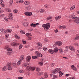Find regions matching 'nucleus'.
Wrapping results in <instances>:
<instances>
[{
    "label": "nucleus",
    "instance_id": "nucleus-61",
    "mask_svg": "<svg viewBox=\"0 0 79 79\" xmlns=\"http://www.w3.org/2000/svg\"><path fill=\"white\" fill-rule=\"evenodd\" d=\"M74 45L76 46H78V43H75Z\"/></svg>",
    "mask_w": 79,
    "mask_h": 79
},
{
    "label": "nucleus",
    "instance_id": "nucleus-39",
    "mask_svg": "<svg viewBox=\"0 0 79 79\" xmlns=\"http://www.w3.org/2000/svg\"><path fill=\"white\" fill-rule=\"evenodd\" d=\"M20 33H21V34H25V31H24L23 30L20 31Z\"/></svg>",
    "mask_w": 79,
    "mask_h": 79
},
{
    "label": "nucleus",
    "instance_id": "nucleus-37",
    "mask_svg": "<svg viewBox=\"0 0 79 79\" xmlns=\"http://www.w3.org/2000/svg\"><path fill=\"white\" fill-rule=\"evenodd\" d=\"M11 54V52L8 51L7 52V55L10 56V55Z\"/></svg>",
    "mask_w": 79,
    "mask_h": 79
},
{
    "label": "nucleus",
    "instance_id": "nucleus-10",
    "mask_svg": "<svg viewBox=\"0 0 79 79\" xmlns=\"http://www.w3.org/2000/svg\"><path fill=\"white\" fill-rule=\"evenodd\" d=\"M71 68L73 69L75 71H77V68L74 65H72L71 66Z\"/></svg>",
    "mask_w": 79,
    "mask_h": 79
},
{
    "label": "nucleus",
    "instance_id": "nucleus-41",
    "mask_svg": "<svg viewBox=\"0 0 79 79\" xmlns=\"http://www.w3.org/2000/svg\"><path fill=\"white\" fill-rule=\"evenodd\" d=\"M52 19V17L50 16L48 17L47 18V19L48 20H49V19Z\"/></svg>",
    "mask_w": 79,
    "mask_h": 79
},
{
    "label": "nucleus",
    "instance_id": "nucleus-8",
    "mask_svg": "<svg viewBox=\"0 0 79 79\" xmlns=\"http://www.w3.org/2000/svg\"><path fill=\"white\" fill-rule=\"evenodd\" d=\"M24 14L26 15V16H30L32 15V12H26L24 13Z\"/></svg>",
    "mask_w": 79,
    "mask_h": 79
},
{
    "label": "nucleus",
    "instance_id": "nucleus-45",
    "mask_svg": "<svg viewBox=\"0 0 79 79\" xmlns=\"http://www.w3.org/2000/svg\"><path fill=\"white\" fill-rule=\"evenodd\" d=\"M5 29H3V28H2L0 29V31H1V32H3L5 31Z\"/></svg>",
    "mask_w": 79,
    "mask_h": 79
},
{
    "label": "nucleus",
    "instance_id": "nucleus-30",
    "mask_svg": "<svg viewBox=\"0 0 79 79\" xmlns=\"http://www.w3.org/2000/svg\"><path fill=\"white\" fill-rule=\"evenodd\" d=\"M40 13H44L45 11V10L40 9Z\"/></svg>",
    "mask_w": 79,
    "mask_h": 79
},
{
    "label": "nucleus",
    "instance_id": "nucleus-12",
    "mask_svg": "<svg viewBox=\"0 0 79 79\" xmlns=\"http://www.w3.org/2000/svg\"><path fill=\"white\" fill-rule=\"evenodd\" d=\"M56 44L59 46H60L62 45V42L61 41H58L56 43Z\"/></svg>",
    "mask_w": 79,
    "mask_h": 79
},
{
    "label": "nucleus",
    "instance_id": "nucleus-55",
    "mask_svg": "<svg viewBox=\"0 0 79 79\" xmlns=\"http://www.w3.org/2000/svg\"><path fill=\"white\" fill-rule=\"evenodd\" d=\"M75 39H76V40H79V36H77L75 37Z\"/></svg>",
    "mask_w": 79,
    "mask_h": 79
},
{
    "label": "nucleus",
    "instance_id": "nucleus-4",
    "mask_svg": "<svg viewBox=\"0 0 79 79\" xmlns=\"http://www.w3.org/2000/svg\"><path fill=\"white\" fill-rule=\"evenodd\" d=\"M60 70L61 69L60 68L56 69L52 71V73L53 74H56V73H58V72L59 70Z\"/></svg>",
    "mask_w": 79,
    "mask_h": 79
},
{
    "label": "nucleus",
    "instance_id": "nucleus-62",
    "mask_svg": "<svg viewBox=\"0 0 79 79\" xmlns=\"http://www.w3.org/2000/svg\"><path fill=\"white\" fill-rule=\"evenodd\" d=\"M22 42L23 44H26V41L23 40L22 41Z\"/></svg>",
    "mask_w": 79,
    "mask_h": 79
},
{
    "label": "nucleus",
    "instance_id": "nucleus-20",
    "mask_svg": "<svg viewBox=\"0 0 79 79\" xmlns=\"http://www.w3.org/2000/svg\"><path fill=\"white\" fill-rule=\"evenodd\" d=\"M59 27H60V28H61V29H65L66 28V26H59Z\"/></svg>",
    "mask_w": 79,
    "mask_h": 79
},
{
    "label": "nucleus",
    "instance_id": "nucleus-28",
    "mask_svg": "<svg viewBox=\"0 0 79 79\" xmlns=\"http://www.w3.org/2000/svg\"><path fill=\"white\" fill-rule=\"evenodd\" d=\"M30 6H26L25 7V8H26V10H30Z\"/></svg>",
    "mask_w": 79,
    "mask_h": 79
},
{
    "label": "nucleus",
    "instance_id": "nucleus-9",
    "mask_svg": "<svg viewBox=\"0 0 79 79\" xmlns=\"http://www.w3.org/2000/svg\"><path fill=\"white\" fill-rule=\"evenodd\" d=\"M39 23H36L35 24H34L33 23H31L30 24L31 26L32 27H36L37 26H39Z\"/></svg>",
    "mask_w": 79,
    "mask_h": 79
},
{
    "label": "nucleus",
    "instance_id": "nucleus-31",
    "mask_svg": "<svg viewBox=\"0 0 79 79\" xmlns=\"http://www.w3.org/2000/svg\"><path fill=\"white\" fill-rule=\"evenodd\" d=\"M13 65L15 68H17V64L16 63H13Z\"/></svg>",
    "mask_w": 79,
    "mask_h": 79
},
{
    "label": "nucleus",
    "instance_id": "nucleus-48",
    "mask_svg": "<svg viewBox=\"0 0 79 79\" xmlns=\"http://www.w3.org/2000/svg\"><path fill=\"white\" fill-rule=\"evenodd\" d=\"M6 11H8V12H11V9H8L6 10Z\"/></svg>",
    "mask_w": 79,
    "mask_h": 79
},
{
    "label": "nucleus",
    "instance_id": "nucleus-52",
    "mask_svg": "<svg viewBox=\"0 0 79 79\" xmlns=\"http://www.w3.org/2000/svg\"><path fill=\"white\" fill-rule=\"evenodd\" d=\"M5 48L6 49H8V48H9V46L8 45H6V46L5 47Z\"/></svg>",
    "mask_w": 79,
    "mask_h": 79
},
{
    "label": "nucleus",
    "instance_id": "nucleus-34",
    "mask_svg": "<svg viewBox=\"0 0 79 79\" xmlns=\"http://www.w3.org/2000/svg\"><path fill=\"white\" fill-rule=\"evenodd\" d=\"M63 51L62 50V49H59V52L60 53H62Z\"/></svg>",
    "mask_w": 79,
    "mask_h": 79
},
{
    "label": "nucleus",
    "instance_id": "nucleus-16",
    "mask_svg": "<svg viewBox=\"0 0 79 79\" xmlns=\"http://www.w3.org/2000/svg\"><path fill=\"white\" fill-rule=\"evenodd\" d=\"M26 36L27 37H31L32 36L31 34L30 33H27L26 34Z\"/></svg>",
    "mask_w": 79,
    "mask_h": 79
},
{
    "label": "nucleus",
    "instance_id": "nucleus-5",
    "mask_svg": "<svg viewBox=\"0 0 79 79\" xmlns=\"http://www.w3.org/2000/svg\"><path fill=\"white\" fill-rule=\"evenodd\" d=\"M9 16L8 18L11 21H13V14L10 13H9Z\"/></svg>",
    "mask_w": 79,
    "mask_h": 79
},
{
    "label": "nucleus",
    "instance_id": "nucleus-44",
    "mask_svg": "<svg viewBox=\"0 0 79 79\" xmlns=\"http://www.w3.org/2000/svg\"><path fill=\"white\" fill-rule=\"evenodd\" d=\"M68 52V49H66L64 50V53H66V52Z\"/></svg>",
    "mask_w": 79,
    "mask_h": 79
},
{
    "label": "nucleus",
    "instance_id": "nucleus-1",
    "mask_svg": "<svg viewBox=\"0 0 79 79\" xmlns=\"http://www.w3.org/2000/svg\"><path fill=\"white\" fill-rule=\"evenodd\" d=\"M42 27L44 28L45 31H47L50 27V24L49 23H48L46 24H43Z\"/></svg>",
    "mask_w": 79,
    "mask_h": 79
},
{
    "label": "nucleus",
    "instance_id": "nucleus-43",
    "mask_svg": "<svg viewBox=\"0 0 79 79\" xmlns=\"http://www.w3.org/2000/svg\"><path fill=\"white\" fill-rule=\"evenodd\" d=\"M32 58L33 59H36L37 58V56H33L32 57Z\"/></svg>",
    "mask_w": 79,
    "mask_h": 79
},
{
    "label": "nucleus",
    "instance_id": "nucleus-27",
    "mask_svg": "<svg viewBox=\"0 0 79 79\" xmlns=\"http://www.w3.org/2000/svg\"><path fill=\"white\" fill-rule=\"evenodd\" d=\"M44 78H45L46 79H47V77H48V75L47 74V73H45L44 74Z\"/></svg>",
    "mask_w": 79,
    "mask_h": 79
},
{
    "label": "nucleus",
    "instance_id": "nucleus-36",
    "mask_svg": "<svg viewBox=\"0 0 79 79\" xmlns=\"http://www.w3.org/2000/svg\"><path fill=\"white\" fill-rule=\"evenodd\" d=\"M39 57H42V54L40 53H39L37 56Z\"/></svg>",
    "mask_w": 79,
    "mask_h": 79
},
{
    "label": "nucleus",
    "instance_id": "nucleus-60",
    "mask_svg": "<svg viewBox=\"0 0 79 79\" xmlns=\"http://www.w3.org/2000/svg\"><path fill=\"white\" fill-rule=\"evenodd\" d=\"M51 65L52 66H54V65H55V63H51Z\"/></svg>",
    "mask_w": 79,
    "mask_h": 79
},
{
    "label": "nucleus",
    "instance_id": "nucleus-46",
    "mask_svg": "<svg viewBox=\"0 0 79 79\" xmlns=\"http://www.w3.org/2000/svg\"><path fill=\"white\" fill-rule=\"evenodd\" d=\"M7 69L9 70V71H11V70H12V68L11 67H8L7 68Z\"/></svg>",
    "mask_w": 79,
    "mask_h": 79
},
{
    "label": "nucleus",
    "instance_id": "nucleus-2",
    "mask_svg": "<svg viewBox=\"0 0 79 79\" xmlns=\"http://www.w3.org/2000/svg\"><path fill=\"white\" fill-rule=\"evenodd\" d=\"M58 48H54V50H53L52 49H49L48 51L49 53H51V54H53L54 53V52L57 53L58 52Z\"/></svg>",
    "mask_w": 79,
    "mask_h": 79
},
{
    "label": "nucleus",
    "instance_id": "nucleus-57",
    "mask_svg": "<svg viewBox=\"0 0 79 79\" xmlns=\"http://www.w3.org/2000/svg\"><path fill=\"white\" fill-rule=\"evenodd\" d=\"M59 74H63V73H62V72L61 71H60V70H59Z\"/></svg>",
    "mask_w": 79,
    "mask_h": 79
},
{
    "label": "nucleus",
    "instance_id": "nucleus-14",
    "mask_svg": "<svg viewBox=\"0 0 79 79\" xmlns=\"http://www.w3.org/2000/svg\"><path fill=\"white\" fill-rule=\"evenodd\" d=\"M69 49L71 51H74V50H75L74 47L73 46H70Z\"/></svg>",
    "mask_w": 79,
    "mask_h": 79
},
{
    "label": "nucleus",
    "instance_id": "nucleus-13",
    "mask_svg": "<svg viewBox=\"0 0 79 79\" xmlns=\"http://www.w3.org/2000/svg\"><path fill=\"white\" fill-rule=\"evenodd\" d=\"M30 70L31 69L32 71H34L35 69V67H29V69Z\"/></svg>",
    "mask_w": 79,
    "mask_h": 79
},
{
    "label": "nucleus",
    "instance_id": "nucleus-21",
    "mask_svg": "<svg viewBox=\"0 0 79 79\" xmlns=\"http://www.w3.org/2000/svg\"><path fill=\"white\" fill-rule=\"evenodd\" d=\"M6 66L8 67H11V63H8L6 64Z\"/></svg>",
    "mask_w": 79,
    "mask_h": 79
},
{
    "label": "nucleus",
    "instance_id": "nucleus-25",
    "mask_svg": "<svg viewBox=\"0 0 79 79\" xmlns=\"http://www.w3.org/2000/svg\"><path fill=\"white\" fill-rule=\"evenodd\" d=\"M37 45H38V46H40V47H42V44H41V43H40V42H38L37 44Z\"/></svg>",
    "mask_w": 79,
    "mask_h": 79
},
{
    "label": "nucleus",
    "instance_id": "nucleus-63",
    "mask_svg": "<svg viewBox=\"0 0 79 79\" xmlns=\"http://www.w3.org/2000/svg\"><path fill=\"white\" fill-rule=\"evenodd\" d=\"M18 79H23V77H18Z\"/></svg>",
    "mask_w": 79,
    "mask_h": 79
},
{
    "label": "nucleus",
    "instance_id": "nucleus-26",
    "mask_svg": "<svg viewBox=\"0 0 79 79\" xmlns=\"http://www.w3.org/2000/svg\"><path fill=\"white\" fill-rule=\"evenodd\" d=\"M12 30L11 29H9L6 30V32L7 33H11Z\"/></svg>",
    "mask_w": 79,
    "mask_h": 79
},
{
    "label": "nucleus",
    "instance_id": "nucleus-3",
    "mask_svg": "<svg viewBox=\"0 0 79 79\" xmlns=\"http://www.w3.org/2000/svg\"><path fill=\"white\" fill-rule=\"evenodd\" d=\"M30 65V64L29 63H25L23 64V66L24 67H26V68L27 69H29V66Z\"/></svg>",
    "mask_w": 79,
    "mask_h": 79
},
{
    "label": "nucleus",
    "instance_id": "nucleus-54",
    "mask_svg": "<svg viewBox=\"0 0 79 79\" xmlns=\"http://www.w3.org/2000/svg\"><path fill=\"white\" fill-rule=\"evenodd\" d=\"M9 35H8V34H7L5 36V38L7 39V38H8V37Z\"/></svg>",
    "mask_w": 79,
    "mask_h": 79
},
{
    "label": "nucleus",
    "instance_id": "nucleus-15",
    "mask_svg": "<svg viewBox=\"0 0 79 79\" xmlns=\"http://www.w3.org/2000/svg\"><path fill=\"white\" fill-rule=\"evenodd\" d=\"M24 3L25 5H28L30 4V2L29 1H26L24 2Z\"/></svg>",
    "mask_w": 79,
    "mask_h": 79
},
{
    "label": "nucleus",
    "instance_id": "nucleus-47",
    "mask_svg": "<svg viewBox=\"0 0 79 79\" xmlns=\"http://www.w3.org/2000/svg\"><path fill=\"white\" fill-rule=\"evenodd\" d=\"M19 3H24V1H23V0H22V1L20 0V1H19Z\"/></svg>",
    "mask_w": 79,
    "mask_h": 79
},
{
    "label": "nucleus",
    "instance_id": "nucleus-42",
    "mask_svg": "<svg viewBox=\"0 0 79 79\" xmlns=\"http://www.w3.org/2000/svg\"><path fill=\"white\" fill-rule=\"evenodd\" d=\"M0 4L2 5H3V1L2 0L0 1Z\"/></svg>",
    "mask_w": 79,
    "mask_h": 79
},
{
    "label": "nucleus",
    "instance_id": "nucleus-23",
    "mask_svg": "<svg viewBox=\"0 0 79 79\" xmlns=\"http://www.w3.org/2000/svg\"><path fill=\"white\" fill-rule=\"evenodd\" d=\"M6 68H7V67H5V66L2 69V71H6Z\"/></svg>",
    "mask_w": 79,
    "mask_h": 79
},
{
    "label": "nucleus",
    "instance_id": "nucleus-24",
    "mask_svg": "<svg viewBox=\"0 0 79 79\" xmlns=\"http://www.w3.org/2000/svg\"><path fill=\"white\" fill-rule=\"evenodd\" d=\"M75 6H76L74 5L72 7H71L70 8V10H73L74 9V8H75Z\"/></svg>",
    "mask_w": 79,
    "mask_h": 79
},
{
    "label": "nucleus",
    "instance_id": "nucleus-59",
    "mask_svg": "<svg viewBox=\"0 0 79 79\" xmlns=\"http://www.w3.org/2000/svg\"><path fill=\"white\" fill-rule=\"evenodd\" d=\"M14 12L15 13H18V10H14Z\"/></svg>",
    "mask_w": 79,
    "mask_h": 79
},
{
    "label": "nucleus",
    "instance_id": "nucleus-32",
    "mask_svg": "<svg viewBox=\"0 0 79 79\" xmlns=\"http://www.w3.org/2000/svg\"><path fill=\"white\" fill-rule=\"evenodd\" d=\"M36 71H37V72H39V71H40V69L39 67H37L36 68Z\"/></svg>",
    "mask_w": 79,
    "mask_h": 79
},
{
    "label": "nucleus",
    "instance_id": "nucleus-50",
    "mask_svg": "<svg viewBox=\"0 0 79 79\" xmlns=\"http://www.w3.org/2000/svg\"><path fill=\"white\" fill-rule=\"evenodd\" d=\"M19 49H21L23 48V45L22 44H20L19 46Z\"/></svg>",
    "mask_w": 79,
    "mask_h": 79
},
{
    "label": "nucleus",
    "instance_id": "nucleus-38",
    "mask_svg": "<svg viewBox=\"0 0 79 79\" xmlns=\"http://www.w3.org/2000/svg\"><path fill=\"white\" fill-rule=\"evenodd\" d=\"M4 20L6 21L7 22H8L9 21L8 19L7 18L5 17L4 18Z\"/></svg>",
    "mask_w": 79,
    "mask_h": 79
},
{
    "label": "nucleus",
    "instance_id": "nucleus-22",
    "mask_svg": "<svg viewBox=\"0 0 79 79\" xmlns=\"http://www.w3.org/2000/svg\"><path fill=\"white\" fill-rule=\"evenodd\" d=\"M31 59V57L30 56H28L27 57L26 60L27 61H30Z\"/></svg>",
    "mask_w": 79,
    "mask_h": 79
},
{
    "label": "nucleus",
    "instance_id": "nucleus-7",
    "mask_svg": "<svg viewBox=\"0 0 79 79\" xmlns=\"http://www.w3.org/2000/svg\"><path fill=\"white\" fill-rule=\"evenodd\" d=\"M19 45V43L12 42L11 43V45L13 47H16V46Z\"/></svg>",
    "mask_w": 79,
    "mask_h": 79
},
{
    "label": "nucleus",
    "instance_id": "nucleus-56",
    "mask_svg": "<svg viewBox=\"0 0 79 79\" xmlns=\"http://www.w3.org/2000/svg\"><path fill=\"white\" fill-rule=\"evenodd\" d=\"M39 53L38 51H36L35 52V54H36L37 56L39 55Z\"/></svg>",
    "mask_w": 79,
    "mask_h": 79
},
{
    "label": "nucleus",
    "instance_id": "nucleus-35",
    "mask_svg": "<svg viewBox=\"0 0 79 79\" xmlns=\"http://www.w3.org/2000/svg\"><path fill=\"white\" fill-rule=\"evenodd\" d=\"M39 64L40 66H42L44 64L42 62H41L39 63Z\"/></svg>",
    "mask_w": 79,
    "mask_h": 79
},
{
    "label": "nucleus",
    "instance_id": "nucleus-51",
    "mask_svg": "<svg viewBox=\"0 0 79 79\" xmlns=\"http://www.w3.org/2000/svg\"><path fill=\"white\" fill-rule=\"evenodd\" d=\"M4 14H1L0 15V18H3V17H4Z\"/></svg>",
    "mask_w": 79,
    "mask_h": 79
},
{
    "label": "nucleus",
    "instance_id": "nucleus-64",
    "mask_svg": "<svg viewBox=\"0 0 79 79\" xmlns=\"http://www.w3.org/2000/svg\"><path fill=\"white\" fill-rule=\"evenodd\" d=\"M67 79H74V77H70L69 78H68Z\"/></svg>",
    "mask_w": 79,
    "mask_h": 79
},
{
    "label": "nucleus",
    "instance_id": "nucleus-6",
    "mask_svg": "<svg viewBox=\"0 0 79 79\" xmlns=\"http://www.w3.org/2000/svg\"><path fill=\"white\" fill-rule=\"evenodd\" d=\"M23 25L25 27H29L30 26V25L29 23L27 22H24L23 23Z\"/></svg>",
    "mask_w": 79,
    "mask_h": 79
},
{
    "label": "nucleus",
    "instance_id": "nucleus-53",
    "mask_svg": "<svg viewBox=\"0 0 79 79\" xmlns=\"http://www.w3.org/2000/svg\"><path fill=\"white\" fill-rule=\"evenodd\" d=\"M19 72L20 73H23L24 71L23 70H19Z\"/></svg>",
    "mask_w": 79,
    "mask_h": 79
},
{
    "label": "nucleus",
    "instance_id": "nucleus-33",
    "mask_svg": "<svg viewBox=\"0 0 79 79\" xmlns=\"http://www.w3.org/2000/svg\"><path fill=\"white\" fill-rule=\"evenodd\" d=\"M21 63V61L19 60L18 62H17V65L18 66H19L20 65V64Z\"/></svg>",
    "mask_w": 79,
    "mask_h": 79
},
{
    "label": "nucleus",
    "instance_id": "nucleus-17",
    "mask_svg": "<svg viewBox=\"0 0 79 79\" xmlns=\"http://www.w3.org/2000/svg\"><path fill=\"white\" fill-rule=\"evenodd\" d=\"M61 18V16H59L55 17V19L56 20V21H58V19H60V18Z\"/></svg>",
    "mask_w": 79,
    "mask_h": 79
},
{
    "label": "nucleus",
    "instance_id": "nucleus-40",
    "mask_svg": "<svg viewBox=\"0 0 79 79\" xmlns=\"http://www.w3.org/2000/svg\"><path fill=\"white\" fill-rule=\"evenodd\" d=\"M7 51H8V52H10L11 51H12V49L11 48H9L7 49Z\"/></svg>",
    "mask_w": 79,
    "mask_h": 79
},
{
    "label": "nucleus",
    "instance_id": "nucleus-49",
    "mask_svg": "<svg viewBox=\"0 0 79 79\" xmlns=\"http://www.w3.org/2000/svg\"><path fill=\"white\" fill-rule=\"evenodd\" d=\"M15 37L16 38V39H20V37L17 36V35H15Z\"/></svg>",
    "mask_w": 79,
    "mask_h": 79
},
{
    "label": "nucleus",
    "instance_id": "nucleus-11",
    "mask_svg": "<svg viewBox=\"0 0 79 79\" xmlns=\"http://www.w3.org/2000/svg\"><path fill=\"white\" fill-rule=\"evenodd\" d=\"M75 18V15L74 14L71 15L69 16V18H72L73 19H74Z\"/></svg>",
    "mask_w": 79,
    "mask_h": 79
},
{
    "label": "nucleus",
    "instance_id": "nucleus-58",
    "mask_svg": "<svg viewBox=\"0 0 79 79\" xmlns=\"http://www.w3.org/2000/svg\"><path fill=\"white\" fill-rule=\"evenodd\" d=\"M59 74H63V73H62V72L61 71H60V70H59Z\"/></svg>",
    "mask_w": 79,
    "mask_h": 79
},
{
    "label": "nucleus",
    "instance_id": "nucleus-18",
    "mask_svg": "<svg viewBox=\"0 0 79 79\" xmlns=\"http://www.w3.org/2000/svg\"><path fill=\"white\" fill-rule=\"evenodd\" d=\"M24 59V56L23 55H22L20 58V60H19L22 61H23V60Z\"/></svg>",
    "mask_w": 79,
    "mask_h": 79
},
{
    "label": "nucleus",
    "instance_id": "nucleus-19",
    "mask_svg": "<svg viewBox=\"0 0 79 79\" xmlns=\"http://www.w3.org/2000/svg\"><path fill=\"white\" fill-rule=\"evenodd\" d=\"M43 74H44L43 72H40L37 73V75L38 76H42V75H43Z\"/></svg>",
    "mask_w": 79,
    "mask_h": 79
},
{
    "label": "nucleus",
    "instance_id": "nucleus-29",
    "mask_svg": "<svg viewBox=\"0 0 79 79\" xmlns=\"http://www.w3.org/2000/svg\"><path fill=\"white\" fill-rule=\"evenodd\" d=\"M13 5V0H10L9 2L10 6H11Z\"/></svg>",
    "mask_w": 79,
    "mask_h": 79
}]
</instances>
